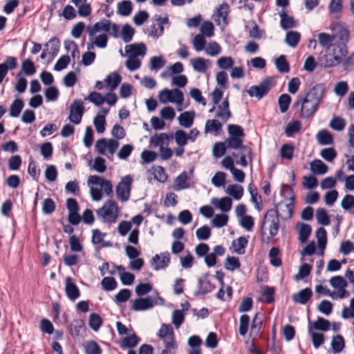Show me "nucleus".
<instances>
[{
    "label": "nucleus",
    "instance_id": "obj_1",
    "mask_svg": "<svg viewBox=\"0 0 354 354\" xmlns=\"http://www.w3.org/2000/svg\"><path fill=\"white\" fill-rule=\"evenodd\" d=\"M157 336L163 341L165 345V348L160 354H175L178 346L172 326L169 324H162Z\"/></svg>",
    "mask_w": 354,
    "mask_h": 354
},
{
    "label": "nucleus",
    "instance_id": "obj_2",
    "mask_svg": "<svg viewBox=\"0 0 354 354\" xmlns=\"http://www.w3.org/2000/svg\"><path fill=\"white\" fill-rule=\"evenodd\" d=\"M286 189L288 190L290 200V202L289 203H285L283 201L279 202L277 204H274V208L272 209H275L277 211V216L283 220H288L292 216L293 210L295 207L294 201H295V195L292 187L288 185L282 184L281 194H283V189Z\"/></svg>",
    "mask_w": 354,
    "mask_h": 354
},
{
    "label": "nucleus",
    "instance_id": "obj_3",
    "mask_svg": "<svg viewBox=\"0 0 354 354\" xmlns=\"http://www.w3.org/2000/svg\"><path fill=\"white\" fill-rule=\"evenodd\" d=\"M346 54L347 49L344 43L335 45L333 47V53L324 55L321 65L324 68H331L337 66L342 62V58L346 57Z\"/></svg>",
    "mask_w": 354,
    "mask_h": 354
},
{
    "label": "nucleus",
    "instance_id": "obj_4",
    "mask_svg": "<svg viewBox=\"0 0 354 354\" xmlns=\"http://www.w3.org/2000/svg\"><path fill=\"white\" fill-rule=\"evenodd\" d=\"M277 211L275 209H268L267 212L263 216L261 223V234L262 235L265 234L264 232V227L265 224L267 221L268 217H272V220H271V224L269 226V233L270 237H268L267 242L270 241V239L274 236H276L278 233L279 229V217L277 216Z\"/></svg>",
    "mask_w": 354,
    "mask_h": 354
},
{
    "label": "nucleus",
    "instance_id": "obj_5",
    "mask_svg": "<svg viewBox=\"0 0 354 354\" xmlns=\"http://www.w3.org/2000/svg\"><path fill=\"white\" fill-rule=\"evenodd\" d=\"M158 99L162 104H166L169 102L181 104L184 100V95L183 93L178 88L172 90L164 88L159 92Z\"/></svg>",
    "mask_w": 354,
    "mask_h": 354
},
{
    "label": "nucleus",
    "instance_id": "obj_6",
    "mask_svg": "<svg viewBox=\"0 0 354 354\" xmlns=\"http://www.w3.org/2000/svg\"><path fill=\"white\" fill-rule=\"evenodd\" d=\"M133 179L130 175L123 177L116 187V195L122 202L129 200L131 194Z\"/></svg>",
    "mask_w": 354,
    "mask_h": 354
},
{
    "label": "nucleus",
    "instance_id": "obj_7",
    "mask_svg": "<svg viewBox=\"0 0 354 354\" xmlns=\"http://www.w3.org/2000/svg\"><path fill=\"white\" fill-rule=\"evenodd\" d=\"M272 79L270 77L265 78L259 85L252 86L247 91L250 97L255 96L259 100L266 95L272 87Z\"/></svg>",
    "mask_w": 354,
    "mask_h": 354
},
{
    "label": "nucleus",
    "instance_id": "obj_8",
    "mask_svg": "<svg viewBox=\"0 0 354 354\" xmlns=\"http://www.w3.org/2000/svg\"><path fill=\"white\" fill-rule=\"evenodd\" d=\"M97 214L100 217H109L111 218V221H115L118 216L117 203L113 200H108L101 208L97 209Z\"/></svg>",
    "mask_w": 354,
    "mask_h": 354
},
{
    "label": "nucleus",
    "instance_id": "obj_9",
    "mask_svg": "<svg viewBox=\"0 0 354 354\" xmlns=\"http://www.w3.org/2000/svg\"><path fill=\"white\" fill-rule=\"evenodd\" d=\"M69 110L70 114L68 116V120L75 124H80L85 111L84 103L82 100H75L71 104Z\"/></svg>",
    "mask_w": 354,
    "mask_h": 354
},
{
    "label": "nucleus",
    "instance_id": "obj_10",
    "mask_svg": "<svg viewBox=\"0 0 354 354\" xmlns=\"http://www.w3.org/2000/svg\"><path fill=\"white\" fill-rule=\"evenodd\" d=\"M325 91L326 88L324 84H317L308 91L304 97L317 103L319 106L324 97Z\"/></svg>",
    "mask_w": 354,
    "mask_h": 354
},
{
    "label": "nucleus",
    "instance_id": "obj_11",
    "mask_svg": "<svg viewBox=\"0 0 354 354\" xmlns=\"http://www.w3.org/2000/svg\"><path fill=\"white\" fill-rule=\"evenodd\" d=\"M207 273L203 276V278L198 279V290L194 293L195 296L205 295L211 292L215 288V285L212 283L208 279Z\"/></svg>",
    "mask_w": 354,
    "mask_h": 354
},
{
    "label": "nucleus",
    "instance_id": "obj_12",
    "mask_svg": "<svg viewBox=\"0 0 354 354\" xmlns=\"http://www.w3.org/2000/svg\"><path fill=\"white\" fill-rule=\"evenodd\" d=\"M225 142L227 148L239 149L241 151L245 152L250 160H252V149L243 144L242 138L228 137Z\"/></svg>",
    "mask_w": 354,
    "mask_h": 354
},
{
    "label": "nucleus",
    "instance_id": "obj_13",
    "mask_svg": "<svg viewBox=\"0 0 354 354\" xmlns=\"http://www.w3.org/2000/svg\"><path fill=\"white\" fill-rule=\"evenodd\" d=\"M162 260L159 254H156L151 259V263L154 270H159L160 269L166 268L170 263V255L168 252H165L160 254Z\"/></svg>",
    "mask_w": 354,
    "mask_h": 354
},
{
    "label": "nucleus",
    "instance_id": "obj_14",
    "mask_svg": "<svg viewBox=\"0 0 354 354\" xmlns=\"http://www.w3.org/2000/svg\"><path fill=\"white\" fill-rule=\"evenodd\" d=\"M302 106L301 107L300 117L307 119L313 115L317 111L319 106L315 102H311L305 97L303 98Z\"/></svg>",
    "mask_w": 354,
    "mask_h": 354
},
{
    "label": "nucleus",
    "instance_id": "obj_15",
    "mask_svg": "<svg viewBox=\"0 0 354 354\" xmlns=\"http://www.w3.org/2000/svg\"><path fill=\"white\" fill-rule=\"evenodd\" d=\"M65 292L68 298L74 301L80 297V291L76 284L70 277L65 279Z\"/></svg>",
    "mask_w": 354,
    "mask_h": 354
},
{
    "label": "nucleus",
    "instance_id": "obj_16",
    "mask_svg": "<svg viewBox=\"0 0 354 354\" xmlns=\"http://www.w3.org/2000/svg\"><path fill=\"white\" fill-rule=\"evenodd\" d=\"M86 330L85 322L82 319H73L70 325V333L73 338L82 337Z\"/></svg>",
    "mask_w": 354,
    "mask_h": 354
},
{
    "label": "nucleus",
    "instance_id": "obj_17",
    "mask_svg": "<svg viewBox=\"0 0 354 354\" xmlns=\"http://www.w3.org/2000/svg\"><path fill=\"white\" fill-rule=\"evenodd\" d=\"M153 305V301L150 297L145 298H138L133 301L131 310L134 311L146 310L151 308Z\"/></svg>",
    "mask_w": 354,
    "mask_h": 354
},
{
    "label": "nucleus",
    "instance_id": "obj_18",
    "mask_svg": "<svg viewBox=\"0 0 354 354\" xmlns=\"http://www.w3.org/2000/svg\"><path fill=\"white\" fill-rule=\"evenodd\" d=\"M312 295V290L310 288H306L293 294L292 299L295 304L304 305L310 300Z\"/></svg>",
    "mask_w": 354,
    "mask_h": 354
},
{
    "label": "nucleus",
    "instance_id": "obj_19",
    "mask_svg": "<svg viewBox=\"0 0 354 354\" xmlns=\"http://www.w3.org/2000/svg\"><path fill=\"white\" fill-rule=\"evenodd\" d=\"M147 48L144 43L133 44L125 46L126 54L136 57L138 55H145Z\"/></svg>",
    "mask_w": 354,
    "mask_h": 354
},
{
    "label": "nucleus",
    "instance_id": "obj_20",
    "mask_svg": "<svg viewBox=\"0 0 354 354\" xmlns=\"http://www.w3.org/2000/svg\"><path fill=\"white\" fill-rule=\"evenodd\" d=\"M17 66V59L15 57H7L4 62L0 64V79L4 78L8 70H12Z\"/></svg>",
    "mask_w": 354,
    "mask_h": 354
},
{
    "label": "nucleus",
    "instance_id": "obj_21",
    "mask_svg": "<svg viewBox=\"0 0 354 354\" xmlns=\"http://www.w3.org/2000/svg\"><path fill=\"white\" fill-rule=\"evenodd\" d=\"M211 203L223 212H229L232 205V199L227 196L223 197L220 200L216 198H213L211 201Z\"/></svg>",
    "mask_w": 354,
    "mask_h": 354
},
{
    "label": "nucleus",
    "instance_id": "obj_22",
    "mask_svg": "<svg viewBox=\"0 0 354 354\" xmlns=\"http://www.w3.org/2000/svg\"><path fill=\"white\" fill-rule=\"evenodd\" d=\"M330 322L323 317H319L316 322L313 324L310 322L308 326V332H311L313 330H317L321 331H327L330 328Z\"/></svg>",
    "mask_w": 354,
    "mask_h": 354
},
{
    "label": "nucleus",
    "instance_id": "obj_23",
    "mask_svg": "<svg viewBox=\"0 0 354 354\" xmlns=\"http://www.w3.org/2000/svg\"><path fill=\"white\" fill-rule=\"evenodd\" d=\"M140 341V338L133 333V334L124 337L120 343V346L122 349L127 348H133L139 344Z\"/></svg>",
    "mask_w": 354,
    "mask_h": 354
},
{
    "label": "nucleus",
    "instance_id": "obj_24",
    "mask_svg": "<svg viewBox=\"0 0 354 354\" xmlns=\"http://www.w3.org/2000/svg\"><path fill=\"white\" fill-rule=\"evenodd\" d=\"M317 140L320 145H330L333 144V136L326 129L321 130L316 136Z\"/></svg>",
    "mask_w": 354,
    "mask_h": 354
},
{
    "label": "nucleus",
    "instance_id": "obj_25",
    "mask_svg": "<svg viewBox=\"0 0 354 354\" xmlns=\"http://www.w3.org/2000/svg\"><path fill=\"white\" fill-rule=\"evenodd\" d=\"M169 136L165 133H161L160 134L155 133L153 136L150 138V145L154 147L160 146H162L163 145H166L167 146L169 145Z\"/></svg>",
    "mask_w": 354,
    "mask_h": 354
},
{
    "label": "nucleus",
    "instance_id": "obj_26",
    "mask_svg": "<svg viewBox=\"0 0 354 354\" xmlns=\"http://www.w3.org/2000/svg\"><path fill=\"white\" fill-rule=\"evenodd\" d=\"M194 117V111H185L179 115V124L185 128H189L192 125Z\"/></svg>",
    "mask_w": 354,
    "mask_h": 354
},
{
    "label": "nucleus",
    "instance_id": "obj_27",
    "mask_svg": "<svg viewBox=\"0 0 354 354\" xmlns=\"http://www.w3.org/2000/svg\"><path fill=\"white\" fill-rule=\"evenodd\" d=\"M279 16L281 17L280 25L283 30H288L296 26L294 18L288 16L285 11L281 12Z\"/></svg>",
    "mask_w": 354,
    "mask_h": 354
},
{
    "label": "nucleus",
    "instance_id": "obj_28",
    "mask_svg": "<svg viewBox=\"0 0 354 354\" xmlns=\"http://www.w3.org/2000/svg\"><path fill=\"white\" fill-rule=\"evenodd\" d=\"M187 179L188 176L187 172L183 171L174 180V189L176 191H178L180 189L189 188V185L188 183H187Z\"/></svg>",
    "mask_w": 354,
    "mask_h": 354
},
{
    "label": "nucleus",
    "instance_id": "obj_29",
    "mask_svg": "<svg viewBox=\"0 0 354 354\" xmlns=\"http://www.w3.org/2000/svg\"><path fill=\"white\" fill-rule=\"evenodd\" d=\"M121 81L122 77L117 72L111 73L105 79V82L107 84V85L110 87L111 91H114L120 84Z\"/></svg>",
    "mask_w": 354,
    "mask_h": 354
},
{
    "label": "nucleus",
    "instance_id": "obj_30",
    "mask_svg": "<svg viewBox=\"0 0 354 354\" xmlns=\"http://www.w3.org/2000/svg\"><path fill=\"white\" fill-rule=\"evenodd\" d=\"M328 169V166L321 160L316 159L310 162V169L315 174H324Z\"/></svg>",
    "mask_w": 354,
    "mask_h": 354
},
{
    "label": "nucleus",
    "instance_id": "obj_31",
    "mask_svg": "<svg viewBox=\"0 0 354 354\" xmlns=\"http://www.w3.org/2000/svg\"><path fill=\"white\" fill-rule=\"evenodd\" d=\"M300 225L299 229V240L301 243H304L307 241L308 237L311 234L312 228L309 224L306 223H298Z\"/></svg>",
    "mask_w": 354,
    "mask_h": 354
},
{
    "label": "nucleus",
    "instance_id": "obj_32",
    "mask_svg": "<svg viewBox=\"0 0 354 354\" xmlns=\"http://www.w3.org/2000/svg\"><path fill=\"white\" fill-rule=\"evenodd\" d=\"M222 131V124L217 120H207L205 125V132L220 133Z\"/></svg>",
    "mask_w": 354,
    "mask_h": 354
},
{
    "label": "nucleus",
    "instance_id": "obj_33",
    "mask_svg": "<svg viewBox=\"0 0 354 354\" xmlns=\"http://www.w3.org/2000/svg\"><path fill=\"white\" fill-rule=\"evenodd\" d=\"M207 64H210L209 59L197 57L192 60V65L194 71L204 73L207 68Z\"/></svg>",
    "mask_w": 354,
    "mask_h": 354
},
{
    "label": "nucleus",
    "instance_id": "obj_34",
    "mask_svg": "<svg viewBox=\"0 0 354 354\" xmlns=\"http://www.w3.org/2000/svg\"><path fill=\"white\" fill-rule=\"evenodd\" d=\"M133 10L132 3L129 0H123L118 4V14L121 16H129Z\"/></svg>",
    "mask_w": 354,
    "mask_h": 354
},
{
    "label": "nucleus",
    "instance_id": "obj_35",
    "mask_svg": "<svg viewBox=\"0 0 354 354\" xmlns=\"http://www.w3.org/2000/svg\"><path fill=\"white\" fill-rule=\"evenodd\" d=\"M226 193L232 196L234 199L239 200L243 194V187L241 185L234 184L229 185L226 189Z\"/></svg>",
    "mask_w": 354,
    "mask_h": 354
},
{
    "label": "nucleus",
    "instance_id": "obj_36",
    "mask_svg": "<svg viewBox=\"0 0 354 354\" xmlns=\"http://www.w3.org/2000/svg\"><path fill=\"white\" fill-rule=\"evenodd\" d=\"M301 35L297 31H288L286 33L285 41L292 48L296 47L300 41Z\"/></svg>",
    "mask_w": 354,
    "mask_h": 354
},
{
    "label": "nucleus",
    "instance_id": "obj_37",
    "mask_svg": "<svg viewBox=\"0 0 354 354\" xmlns=\"http://www.w3.org/2000/svg\"><path fill=\"white\" fill-rule=\"evenodd\" d=\"M248 243L247 238L244 236H240L236 241H233L232 245L234 247V252L238 254H243Z\"/></svg>",
    "mask_w": 354,
    "mask_h": 354
},
{
    "label": "nucleus",
    "instance_id": "obj_38",
    "mask_svg": "<svg viewBox=\"0 0 354 354\" xmlns=\"http://www.w3.org/2000/svg\"><path fill=\"white\" fill-rule=\"evenodd\" d=\"M344 339L341 335H337L333 337L331 341V348L335 353H340L344 349Z\"/></svg>",
    "mask_w": 354,
    "mask_h": 354
},
{
    "label": "nucleus",
    "instance_id": "obj_39",
    "mask_svg": "<svg viewBox=\"0 0 354 354\" xmlns=\"http://www.w3.org/2000/svg\"><path fill=\"white\" fill-rule=\"evenodd\" d=\"M24 106V104L22 100L15 99L10 105V115L13 118L18 117Z\"/></svg>",
    "mask_w": 354,
    "mask_h": 354
},
{
    "label": "nucleus",
    "instance_id": "obj_40",
    "mask_svg": "<svg viewBox=\"0 0 354 354\" xmlns=\"http://www.w3.org/2000/svg\"><path fill=\"white\" fill-rule=\"evenodd\" d=\"M275 65L279 72L281 73H288L290 71L289 63L287 62L286 56L280 55L275 60Z\"/></svg>",
    "mask_w": 354,
    "mask_h": 354
},
{
    "label": "nucleus",
    "instance_id": "obj_41",
    "mask_svg": "<svg viewBox=\"0 0 354 354\" xmlns=\"http://www.w3.org/2000/svg\"><path fill=\"white\" fill-rule=\"evenodd\" d=\"M102 324V319L95 313H91L88 317V326L94 331H97Z\"/></svg>",
    "mask_w": 354,
    "mask_h": 354
},
{
    "label": "nucleus",
    "instance_id": "obj_42",
    "mask_svg": "<svg viewBox=\"0 0 354 354\" xmlns=\"http://www.w3.org/2000/svg\"><path fill=\"white\" fill-rule=\"evenodd\" d=\"M227 131L230 138H241L245 136L243 128L237 124H228Z\"/></svg>",
    "mask_w": 354,
    "mask_h": 354
},
{
    "label": "nucleus",
    "instance_id": "obj_43",
    "mask_svg": "<svg viewBox=\"0 0 354 354\" xmlns=\"http://www.w3.org/2000/svg\"><path fill=\"white\" fill-rule=\"evenodd\" d=\"M316 218L317 223L322 225H328L330 224V218L327 212L324 208H318L316 211Z\"/></svg>",
    "mask_w": 354,
    "mask_h": 354
},
{
    "label": "nucleus",
    "instance_id": "obj_44",
    "mask_svg": "<svg viewBox=\"0 0 354 354\" xmlns=\"http://www.w3.org/2000/svg\"><path fill=\"white\" fill-rule=\"evenodd\" d=\"M290 102L291 97L288 94L284 93L279 96L278 104L281 113H283L288 110Z\"/></svg>",
    "mask_w": 354,
    "mask_h": 354
},
{
    "label": "nucleus",
    "instance_id": "obj_45",
    "mask_svg": "<svg viewBox=\"0 0 354 354\" xmlns=\"http://www.w3.org/2000/svg\"><path fill=\"white\" fill-rule=\"evenodd\" d=\"M301 128V123L299 120H294L289 122L285 129V133L287 136H292L294 133H298Z\"/></svg>",
    "mask_w": 354,
    "mask_h": 354
},
{
    "label": "nucleus",
    "instance_id": "obj_46",
    "mask_svg": "<svg viewBox=\"0 0 354 354\" xmlns=\"http://www.w3.org/2000/svg\"><path fill=\"white\" fill-rule=\"evenodd\" d=\"M279 250L278 248L273 247L269 251V257L270 264L274 267H279L282 264L281 259L278 257Z\"/></svg>",
    "mask_w": 354,
    "mask_h": 354
},
{
    "label": "nucleus",
    "instance_id": "obj_47",
    "mask_svg": "<svg viewBox=\"0 0 354 354\" xmlns=\"http://www.w3.org/2000/svg\"><path fill=\"white\" fill-rule=\"evenodd\" d=\"M239 332L240 335L245 336L248 330L250 323V317L247 314H243L240 317Z\"/></svg>",
    "mask_w": 354,
    "mask_h": 354
},
{
    "label": "nucleus",
    "instance_id": "obj_48",
    "mask_svg": "<svg viewBox=\"0 0 354 354\" xmlns=\"http://www.w3.org/2000/svg\"><path fill=\"white\" fill-rule=\"evenodd\" d=\"M329 126L333 129L340 131L345 128L346 121L343 118L334 116L330 120Z\"/></svg>",
    "mask_w": 354,
    "mask_h": 354
},
{
    "label": "nucleus",
    "instance_id": "obj_49",
    "mask_svg": "<svg viewBox=\"0 0 354 354\" xmlns=\"http://www.w3.org/2000/svg\"><path fill=\"white\" fill-rule=\"evenodd\" d=\"M135 33V30L128 24L123 26L122 28V37L125 43H129L132 40Z\"/></svg>",
    "mask_w": 354,
    "mask_h": 354
},
{
    "label": "nucleus",
    "instance_id": "obj_50",
    "mask_svg": "<svg viewBox=\"0 0 354 354\" xmlns=\"http://www.w3.org/2000/svg\"><path fill=\"white\" fill-rule=\"evenodd\" d=\"M86 354H101L102 351L95 341H88L84 345Z\"/></svg>",
    "mask_w": 354,
    "mask_h": 354
},
{
    "label": "nucleus",
    "instance_id": "obj_51",
    "mask_svg": "<svg viewBox=\"0 0 354 354\" xmlns=\"http://www.w3.org/2000/svg\"><path fill=\"white\" fill-rule=\"evenodd\" d=\"M101 285L105 291H111L116 288L118 283L113 277H106L102 279Z\"/></svg>",
    "mask_w": 354,
    "mask_h": 354
},
{
    "label": "nucleus",
    "instance_id": "obj_52",
    "mask_svg": "<svg viewBox=\"0 0 354 354\" xmlns=\"http://www.w3.org/2000/svg\"><path fill=\"white\" fill-rule=\"evenodd\" d=\"M241 267L238 257L228 256L225 262V268L227 270L234 271Z\"/></svg>",
    "mask_w": 354,
    "mask_h": 354
},
{
    "label": "nucleus",
    "instance_id": "obj_53",
    "mask_svg": "<svg viewBox=\"0 0 354 354\" xmlns=\"http://www.w3.org/2000/svg\"><path fill=\"white\" fill-rule=\"evenodd\" d=\"M21 69L26 75H32L36 73V67L30 59H25L21 64Z\"/></svg>",
    "mask_w": 354,
    "mask_h": 354
},
{
    "label": "nucleus",
    "instance_id": "obj_54",
    "mask_svg": "<svg viewBox=\"0 0 354 354\" xmlns=\"http://www.w3.org/2000/svg\"><path fill=\"white\" fill-rule=\"evenodd\" d=\"M84 100H88L96 106H100L105 102V97L101 93L95 91L91 93Z\"/></svg>",
    "mask_w": 354,
    "mask_h": 354
},
{
    "label": "nucleus",
    "instance_id": "obj_55",
    "mask_svg": "<svg viewBox=\"0 0 354 354\" xmlns=\"http://www.w3.org/2000/svg\"><path fill=\"white\" fill-rule=\"evenodd\" d=\"M50 46V53L54 57L58 54L60 48V41L57 37H53L45 44V46Z\"/></svg>",
    "mask_w": 354,
    "mask_h": 354
},
{
    "label": "nucleus",
    "instance_id": "obj_56",
    "mask_svg": "<svg viewBox=\"0 0 354 354\" xmlns=\"http://www.w3.org/2000/svg\"><path fill=\"white\" fill-rule=\"evenodd\" d=\"M228 216L225 214H216L212 221L213 226L220 228L227 225Z\"/></svg>",
    "mask_w": 354,
    "mask_h": 354
},
{
    "label": "nucleus",
    "instance_id": "obj_57",
    "mask_svg": "<svg viewBox=\"0 0 354 354\" xmlns=\"http://www.w3.org/2000/svg\"><path fill=\"white\" fill-rule=\"evenodd\" d=\"M105 123L106 119L104 115L97 114L95 117L93 124L97 133H102L105 131Z\"/></svg>",
    "mask_w": 354,
    "mask_h": 354
},
{
    "label": "nucleus",
    "instance_id": "obj_58",
    "mask_svg": "<svg viewBox=\"0 0 354 354\" xmlns=\"http://www.w3.org/2000/svg\"><path fill=\"white\" fill-rule=\"evenodd\" d=\"M258 317L259 313H257L252 319L250 327V335L254 334V335H257L261 329L263 322L261 319H259Z\"/></svg>",
    "mask_w": 354,
    "mask_h": 354
},
{
    "label": "nucleus",
    "instance_id": "obj_59",
    "mask_svg": "<svg viewBox=\"0 0 354 354\" xmlns=\"http://www.w3.org/2000/svg\"><path fill=\"white\" fill-rule=\"evenodd\" d=\"M234 64V59L231 57H221L217 60V65L223 70L232 68Z\"/></svg>",
    "mask_w": 354,
    "mask_h": 354
},
{
    "label": "nucleus",
    "instance_id": "obj_60",
    "mask_svg": "<svg viewBox=\"0 0 354 354\" xmlns=\"http://www.w3.org/2000/svg\"><path fill=\"white\" fill-rule=\"evenodd\" d=\"M321 156L328 162H332L337 157V151L333 148H324L320 152Z\"/></svg>",
    "mask_w": 354,
    "mask_h": 354
},
{
    "label": "nucleus",
    "instance_id": "obj_61",
    "mask_svg": "<svg viewBox=\"0 0 354 354\" xmlns=\"http://www.w3.org/2000/svg\"><path fill=\"white\" fill-rule=\"evenodd\" d=\"M131 292L129 289H122L115 295V301L117 304L127 301L131 297Z\"/></svg>",
    "mask_w": 354,
    "mask_h": 354
},
{
    "label": "nucleus",
    "instance_id": "obj_62",
    "mask_svg": "<svg viewBox=\"0 0 354 354\" xmlns=\"http://www.w3.org/2000/svg\"><path fill=\"white\" fill-rule=\"evenodd\" d=\"M329 282L335 288H342L347 286V282L342 276H335L330 279Z\"/></svg>",
    "mask_w": 354,
    "mask_h": 354
},
{
    "label": "nucleus",
    "instance_id": "obj_63",
    "mask_svg": "<svg viewBox=\"0 0 354 354\" xmlns=\"http://www.w3.org/2000/svg\"><path fill=\"white\" fill-rule=\"evenodd\" d=\"M227 149L225 142H219L214 144L213 147V155L216 158H221L223 156Z\"/></svg>",
    "mask_w": 354,
    "mask_h": 354
},
{
    "label": "nucleus",
    "instance_id": "obj_64",
    "mask_svg": "<svg viewBox=\"0 0 354 354\" xmlns=\"http://www.w3.org/2000/svg\"><path fill=\"white\" fill-rule=\"evenodd\" d=\"M281 156L287 160H291L293 158L294 147L290 144H284L281 147Z\"/></svg>",
    "mask_w": 354,
    "mask_h": 354
}]
</instances>
